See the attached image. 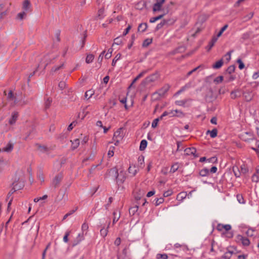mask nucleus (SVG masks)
Returning <instances> with one entry per match:
<instances>
[{
  "label": "nucleus",
  "instance_id": "c9c22d12",
  "mask_svg": "<svg viewBox=\"0 0 259 259\" xmlns=\"http://www.w3.org/2000/svg\"><path fill=\"white\" fill-rule=\"evenodd\" d=\"M94 94V91L92 90H90L85 92L84 97L85 98L89 99L92 97Z\"/></svg>",
  "mask_w": 259,
  "mask_h": 259
},
{
  "label": "nucleus",
  "instance_id": "5fc2aeb1",
  "mask_svg": "<svg viewBox=\"0 0 259 259\" xmlns=\"http://www.w3.org/2000/svg\"><path fill=\"white\" fill-rule=\"evenodd\" d=\"M202 65H199L198 67L194 68L191 71H189L187 73V76L191 75L193 72L196 71L199 68L201 67Z\"/></svg>",
  "mask_w": 259,
  "mask_h": 259
},
{
  "label": "nucleus",
  "instance_id": "69168bd1",
  "mask_svg": "<svg viewBox=\"0 0 259 259\" xmlns=\"http://www.w3.org/2000/svg\"><path fill=\"white\" fill-rule=\"evenodd\" d=\"M159 121V119H155L152 123V127L153 128H155L157 126L158 122Z\"/></svg>",
  "mask_w": 259,
  "mask_h": 259
},
{
  "label": "nucleus",
  "instance_id": "a878e982",
  "mask_svg": "<svg viewBox=\"0 0 259 259\" xmlns=\"http://www.w3.org/2000/svg\"><path fill=\"white\" fill-rule=\"evenodd\" d=\"M223 64V60L221 59L218 61H217L214 64L212 65V67L214 69H219L221 68Z\"/></svg>",
  "mask_w": 259,
  "mask_h": 259
},
{
  "label": "nucleus",
  "instance_id": "f3484780",
  "mask_svg": "<svg viewBox=\"0 0 259 259\" xmlns=\"http://www.w3.org/2000/svg\"><path fill=\"white\" fill-rule=\"evenodd\" d=\"M84 239L83 233L79 234L78 236L76 237V239L74 240V243L73 244V246H75L78 244L81 240Z\"/></svg>",
  "mask_w": 259,
  "mask_h": 259
},
{
  "label": "nucleus",
  "instance_id": "c756f323",
  "mask_svg": "<svg viewBox=\"0 0 259 259\" xmlns=\"http://www.w3.org/2000/svg\"><path fill=\"white\" fill-rule=\"evenodd\" d=\"M179 167V163L177 162L174 163L172 166H171L170 172L172 173H174L176 172Z\"/></svg>",
  "mask_w": 259,
  "mask_h": 259
},
{
  "label": "nucleus",
  "instance_id": "39448f33",
  "mask_svg": "<svg viewBox=\"0 0 259 259\" xmlns=\"http://www.w3.org/2000/svg\"><path fill=\"white\" fill-rule=\"evenodd\" d=\"M109 175L111 177L113 180H117V178H119V174L118 172V169L116 167H114L111 169H110L109 171Z\"/></svg>",
  "mask_w": 259,
  "mask_h": 259
},
{
  "label": "nucleus",
  "instance_id": "79ce46f5",
  "mask_svg": "<svg viewBox=\"0 0 259 259\" xmlns=\"http://www.w3.org/2000/svg\"><path fill=\"white\" fill-rule=\"evenodd\" d=\"M192 82L190 81L186 83L184 86L182 87V89L184 91H185L186 90L191 88L192 87Z\"/></svg>",
  "mask_w": 259,
  "mask_h": 259
},
{
  "label": "nucleus",
  "instance_id": "49530a36",
  "mask_svg": "<svg viewBox=\"0 0 259 259\" xmlns=\"http://www.w3.org/2000/svg\"><path fill=\"white\" fill-rule=\"evenodd\" d=\"M235 67L233 65H231V66H230L227 69V72L229 73V74H231L233 72H234L235 71Z\"/></svg>",
  "mask_w": 259,
  "mask_h": 259
},
{
  "label": "nucleus",
  "instance_id": "37998d69",
  "mask_svg": "<svg viewBox=\"0 0 259 259\" xmlns=\"http://www.w3.org/2000/svg\"><path fill=\"white\" fill-rule=\"evenodd\" d=\"M52 103V100L50 98H48L45 102V106L46 109H48L51 104Z\"/></svg>",
  "mask_w": 259,
  "mask_h": 259
},
{
  "label": "nucleus",
  "instance_id": "1a4fd4ad",
  "mask_svg": "<svg viewBox=\"0 0 259 259\" xmlns=\"http://www.w3.org/2000/svg\"><path fill=\"white\" fill-rule=\"evenodd\" d=\"M125 179V172L121 170L120 171V173L119 174V178H117L116 182L117 183H119L122 184L124 182Z\"/></svg>",
  "mask_w": 259,
  "mask_h": 259
},
{
  "label": "nucleus",
  "instance_id": "7c9ffc66",
  "mask_svg": "<svg viewBox=\"0 0 259 259\" xmlns=\"http://www.w3.org/2000/svg\"><path fill=\"white\" fill-rule=\"evenodd\" d=\"M113 224L115 223L116 222L118 221L120 218V213H117V211H115L113 212Z\"/></svg>",
  "mask_w": 259,
  "mask_h": 259
},
{
  "label": "nucleus",
  "instance_id": "338daca9",
  "mask_svg": "<svg viewBox=\"0 0 259 259\" xmlns=\"http://www.w3.org/2000/svg\"><path fill=\"white\" fill-rule=\"evenodd\" d=\"M186 193H180L177 196V199H179L180 198L181 199H183L185 198L186 197Z\"/></svg>",
  "mask_w": 259,
  "mask_h": 259
},
{
  "label": "nucleus",
  "instance_id": "cd10ccee",
  "mask_svg": "<svg viewBox=\"0 0 259 259\" xmlns=\"http://www.w3.org/2000/svg\"><path fill=\"white\" fill-rule=\"evenodd\" d=\"M147 145V142L146 140H143L141 141L140 146V150L141 151L144 150Z\"/></svg>",
  "mask_w": 259,
  "mask_h": 259
},
{
  "label": "nucleus",
  "instance_id": "a18cd8bd",
  "mask_svg": "<svg viewBox=\"0 0 259 259\" xmlns=\"http://www.w3.org/2000/svg\"><path fill=\"white\" fill-rule=\"evenodd\" d=\"M157 259H167L168 256L166 254H157L156 256Z\"/></svg>",
  "mask_w": 259,
  "mask_h": 259
},
{
  "label": "nucleus",
  "instance_id": "603ef678",
  "mask_svg": "<svg viewBox=\"0 0 259 259\" xmlns=\"http://www.w3.org/2000/svg\"><path fill=\"white\" fill-rule=\"evenodd\" d=\"M237 62L239 64V68L240 69H242L244 68V64L241 59H238Z\"/></svg>",
  "mask_w": 259,
  "mask_h": 259
},
{
  "label": "nucleus",
  "instance_id": "bf43d9fd",
  "mask_svg": "<svg viewBox=\"0 0 259 259\" xmlns=\"http://www.w3.org/2000/svg\"><path fill=\"white\" fill-rule=\"evenodd\" d=\"M240 168V171L241 174H245L248 171L247 169L245 167L244 165H241Z\"/></svg>",
  "mask_w": 259,
  "mask_h": 259
},
{
  "label": "nucleus",
  "instance_id": "e433bc0d",
  "mask_svg": "<svg viewBox=\"0 0 259 259\" xmlns=\"http://www.w3.org/2000/svg\"><path fill=\"white\" fill-rule=\"evenodd\" d=\"M120 57H121V54L118 53L117 54L115 57L114 58V59H113L112 60V65L113 66H114L116 63V62L120 59Z\"/></svg>",
  "mask_w": 259,
  "mask_h": 259
},
{
  "label": "nucleus",
  "instance_id": "f704fd0d",
  "mask_svg": "<svg viewBox=\"0 0 259 259\" xmlns=\"http://www.w3.org/2000/svg\"><path fill=\"white\" fill-rule=\"evenodd\" d=\"M233 254V252L228 251L225 253V254L222 256L224 259H230Z\"/></svg>",
  "mask_w": 259,
  "mask_h": 259
},
{
  "label": "nucleus",
  "instance_id": "4c0bfd02",
  "mask_svg": "<svg viewBox=\"0 0 259 259\" xmlns=\"http://www.w3.org/2000/svg\"><path fill=\"white\" fill-rule=\"evenodd\" d=\"M144 158L143 156H140L138 158V163L140 167L143 168L144 166Z\"/></svg>",
  "mask_w": 259,
  "mask_h": 259
},
{
  "label": "nucleus",
  "instance_id": "6e6d98bb",
  "mask_svg": "<svg viewBox=\"0 0 259 259\" xmlns=\"http://www.w3.org/2000/svg\"><path fill=\"white\" fill-rule=\"evenodd\" d=\"M112 52V49H110L108 50L107 53L105 54V57L106 59H109L111 57V54Z\"/></svg>",
  "mask_w": 259,
  "mask_h": 259
},
{
  "label": "nucleus",
  "instance_id": "72a5a7b5",
  "mask_svg": "<svg viewBox=\"0 0 259 259\" xmlns=\"http://www.w3.org/2000/svg\"><path fill=\"white\" fill-rule=\"evenodd\" d=\"M139 207L138 205H135L129 209V212L130 214L134 215L138 210Z\"/></svg>",
  "mask_w": 259,
  "mask_h": 259
},
{
  "label": "nucleus",
  "instance_id": "f257e3e1",
  "mask_svg": "<svg viewBox=\"0 0 259 259\" xmlns=\"http://www.w3.org/2000/svg\"><path fill=\"white\" fill-rule=\"evenodd\" d=\"M124 136L123 128L118 129L114 134L113 140L115 142L114 144L117 145L119 142L122 139Z\"/></svg>",
  "mask_w": 259,
  "mask_h": 259
},
{
  "label": "nucleus",
  "instance_id": "de8ad7c7",
  "mask_svg": "<svg viewBox=\"0 0 259 259\" xmlns=\"http://www.w3.org/2000/svg\"><path fill=\"white\" fill-rule=\"evenodd\" d=\"M155 205L156 206L161 204L164 201V199L162 197L159 198H156L155 199Z\"/></svg>",
  "mask_w": 259,
  "mask_h": 259
},
{
  "label": "nucleus",
  "instance_id": "680f3d73",
  "mask_svg": "<svg viewBox=\"0 0 259 259\" xmlns=\"http://www.w3.org/2000/svg\"><path fill=\"white\" fill-rule=\"evenodd\" d=\"M237 93H238V91H232L231 93V97L232 99H235L236 98H237V97L238 96V94H237Z\"/></svg>",
  "mask_w": 259,
  "mask_h": 259
},
{
  "label": "nucleus",
  "instance_id": "f8f14e48",
  "mask_svg": "<svg viewBox=\"0 0 259 259\" xmlns=\"http://www.w3.org/2000/svg\"><path fill=\"white\" fill-rule=\"evenodd\" d=\"M18 114L17 112H13L12 114L11 118L9 119V123L10 124H14L17 120Z\"/></svg>",
  "mask_w": 259,
  "mask_h": 259
},
{
  "label": "nucleus",
  "instance_id": "aec40b11",
  "mask_svg": "<svg viewBox=\"0 0 259 259\" xmlns=\"http://www.w3.org/2000/svg\"><path fill=\"white\" fill-rule=\"evenodd\" d=\"M30 3L28 0H25L23 4V9L25 11H28L30 8Z\"/></svg>",
  "mask_w": 259,
  "mask_h": 259
},
{
  "label": "nucleus",
  "instance_id": "774afa93",
  "mask_svg": "<svg viewBox=\"0 0 259 259\" xmlns=\"http://www.w3.org/2000/svg\"><path fill=\"white\" fill-rule=\"evenodd\" d=\"M259 77V70L256 72H254L252 75V78L253 79H256Z\"/></svg>",
  "mask_w": 259,
  "mask_h": 259
},
{
  "label": "nucleus",
  "instance_id": "09e8293b",
  "mask_svg": "<svg viewBox=\"0 0 259 259\" xmlns=\"http://www.w3.org/2000/svg\"><path fill=\"white\" fill-rule=\"evenodd\" d=\"M253 16V13H250L243 17L244 21H246L251 19Z\"/></svg>",
  "mask_w": 259,
  "mask_h": 259
},
{
  "label": "nucleus",
  "instance_id": "2f4dec72",
  "mask_svg": "<svg viewBox=\"0 0 259 259\" xmlns=\"http://www.w3.org/2000/svg\"><path fill=\"white\" fill-rule=\"evenodd\" d=\"M94 59V56L92 54H89L87 56L85 62L89 64L93 62Z\"/></svg>",
  "mask_w": 259,
  "mask_h": 259
},
{
  "label": "nucleus",
  "instance_id": "423d86ee",
  "mask_svg": "<svg viewBox=\"0 0 259 259\" xmlns=\"http://www.w3.org/2000/svg\"><path fill=\"white\" fill-rule=\"evenodd\" d=\"M62 179V176L61 175H57L55 176V177L53 179L52 185L55 188H56L59 185L60 182Z\"/></svg>",
  "mask_w": 259,
  "mask_h": 259
},
{
  "label": "nucleus",
  "instance_id": "052dcab7",
  "mask_svg": "<svg viewBox=\"0 0 259 259\" xmlns=\"http://www.w3.org/2000/svg\"><path fill=\"white\" fill-rule=\"evenodd\" d=\"M161 6H160L158 4H155L153 6V11H155V12L158 11L161 9Z\"/></svg>",
  "mask_w": 259,
  "mask_h": 259
},
{
  "label": "nucleus",
  "instance_id": "6e6552de",
  "mask_svg": "<svg viewBox=\"0 0 259 259\" xmlns=\"http://www.w3.org/2000/svg\"><path fill=\"white\" fill-rule=\"evenodd\" d=\"M13 144L11 141H10L8 143H7L5 147L3 148L2 150L0 149V151H2L6 152H10L13 150Z\"/></svg>",
  "mask_w": 259,
  "mask_h": 259
},
{
  "label": "nucleus",
  "instance_id": "7ed1b4c3",
  "mask_svg": "<svg viewBox=\"0 0 259 259\" xmlns=\"http://www.w3.org/2000/svg\"><path fill=\"white\" fill-rule=\"evenodd\" d=\"M159 77V74L157 72H155L149 76L147 77L145 80L144 81L146 83H151L152 82H154L156 80H157L158 78Z\"/></svg>",
  "mask_w": 259,
  "mask_h": 259
},
{
  "label": "nucleus",
  "instance_id": "9d476101",
  "mask_svg": "<svg viewBox=\"0 0 259 259\" xmlns=\"http://www.w3.org/2000/svg\"><path fill=\"white\" fill-rule=\"evenodd\" d=\"M7 96L8 100L12 101L14 105L17 103L16 97L14 95L12 91H9Z\"/></svg>",
  "mask_w": 259,
  "mask_h": 259
},
{
  "label": "nucleus",
  "instance_id": "8fccbe9b",
  "mask_svg": "<svg viewBox=\"0 0 259 259\" xmlns=\"http://www.w3.org/2000/svg\"><path fill=\"white\" fill-rule=\"evenodd\" d=\"M165 26L163 20L159 24H158L156 27L155 30L156 31L158 30L159 29H161L162 27Z\"/></svg>",
  "mask_w": 259,
  "mask_h": 259
},
{
  "label": "nucleus",
  "instance_id": "c85d7f7f",
  "mask_svg": "<svg viewBox=\"0 0 259 259\" xmlns=\"http://www.w3.org/2000/svg\"><path fill=\"white\" fill-rule=\"evenodd\" d=\"M233 171L236 177L238 178L240 176L241 172L238 167L233 166Z\"/></svg>",
  "mask_w": 259,
  "mask_h": 259
},
{
  "label": "nucleus",
  "instance_id": "58836bf2",
  "mask_svg": "<svg viewBox=\"0 0 259 259\" xmlns=\"http://www.w3.org/2000/svg\"><path fill=\"white\" fill-rule=\"evenodd\" d=\"M163 16H164V15H159V16L151 18L150 20V22L154 23V22H156V21L161 19L163 17Z\"/></svg>",
  "mask_w": 259,
  "mask_h": 259
},
{
  "label": "nucleus",
  "instance_id": "dca6fc26",
  "mask_svg": "<svg viewBox=\"0 0 259 259\" xmlns=\"http://www.w3.org/2000/svg\"><path fill=\"white\" fill-rule=\"evenodd\" d=\"M185 152L186 154L187 155H192L195 156V154L196 152V150L194 147L188 148L185 150Z\"/></svg>",
  "mask_w": 259,
  "mask_h": 259
},
{
  "label": "nucleus",
  "instance_id": "c03bdc74",
  "mask_svg": "<svg viewBox=\"0 0 259 259\" xmlns=\"http://www.w3.org/2000/svg\"><path fill=\"white\" fill-rule=\"evenodd\" d=\"M228 25H224L221 29L220 32L218 33L217 36L216 37H218V38L221 36L223 32L228 28Z\"/></svg>",
  "mask_w": 259,
  "mask_h": 259
},
{
  "label": "nucleus",
  "instance_id": "6ab92c4d",
  "mask_svg": "<svg viewBox=\"0 0 259 259\" xmlns=\"http://www.w3.org/2000/svg\"><path fill=\"white\" fill-rule=\"evenodd\" d=\"M35 146H36V148L37 149V150H38L41 152H43V153L46 152L48 150V148H47V147H46V146H44V145H40L39 144H36Z\"/></svg>",
  "mask_w": 259,
  "mask_h": 259
},
{
  "label": "nucleus",
  "instance_id": "13d9d810",
  "mask_svg": "<svg viewBox=\"0 0 259 259\" xmlns=\"http://www.w3.org/2000/svg\"><path fill=\"white\" fill-rule=\"evenodd\" d=\"M88 225L87 223H84L82 225V226H81V230H82V233H83V232L84 231H87V230L88 229Z\"/></svg>",
  "mask_w": 259,
  "mask_h": 259
},
{
  "label": "nucleus",
  "instance_id": "e2e57ef3",
  "mask_svg": "<svg viewBox=\"0 0 259 259\" xmlns=\"http://www.w3.org/2000/svg\"><path fill=\"white\" fill-rule=\"evenodd\" d=\"M66 87V82L65 81H60L59 83V87L61 89L63 90Z\"/></svg>",
  "mask_w": 259,
  "mask_h": 259
},
{
  "label": "nucleus",
  "instance_id": "f03ea898",
  "mask_svg": "<svg viewBox=\"0 0 259 259\" xmlns=\"http://www.w3.org/2000/svg\"><path fill=\"white\" fill-rule=\"evenodd\" d=\"M236 241L237 242L242 243L244 246H248L250 244L249 240L247 238L243 237L241 235H237L236 237Z\"/></svg>",
  "mask_w": 259,
  "mask_h": 259
},
{
  "label": "nucleus",
  "instance_id": "4be33fe9",
  "mask_svg": "<svg viewBox=\"0 0 259 259\" xmlns=\"http://www.w3.org/2000/svg\"><path fill=\"white\" fill-rule=\"evenodd\" d=\"M208 133L210 134L211 138H214L217 136L218 130L217 128H213L212 131L208 130L206 132V134Z\"/></svg>",
  "mask_w": 259,
  "mask_h": 259
},
{
  "label": "nucleus",
  "instance_id": "3c124183",
  "mask_svg": "<svg viewBox=\"0 0 259 259\" xmlns=\"http://www.w3.org/2000/svg\"><path fill=\"white\" fill-rule=\"evenodd\" d=\"M223 78L224 77L223 76H219L214 79V82L217 83H220L222 82V81L223 80Z\"/></svg>",
  "mask_w": 259,
  "mask_h": 259
},
{
  "label": "nucleus",
  "instance_id": "a19ab883",
  "mask_svg": "<svg viewBox=\"0 0 259 259\" xmlns=\"http://www.w3.org/2000/svg\"><path fill=\"white\" fill-rule=\"evenodd\" d=\"M128 172L131 174H133V175H135L136 174L137 172V169H136L135 166H134L133 167L132 166H130L128 168Z\"/></svg>",
  "mask_w": 259,
  "mask_h": 259
},
{
  "label": "nucleus",
  "instance_id": "2eb2a0df",
  "mask_svg": "<svg viewBox=\"0 0 259 259\" xmlns=\"http://www.w3.org/2000/svg\"><path fill=\"white\" fill-rule=\"evenodd\" d=\"M243 96L246 101H250L252 97L253 94L250 91H246L243 93Z\"/></svg>",
  "mask_w": 259,
  "mask_h": 259
},
{
  "label": "nucleus",
  "instance_id": "ddd939ff",
  "mask_svg": "<svg viewBox=\"0 0 259 259\" xmlns=\"http://www.w3.org/2000/svg\"><path fill=\"white\" fill-rule=\"evenodd\" d=\"M191 99H186L182 100H177L175 101V104L177 105L180 106H183L184 107L185 104L188 102L191 101Z\"/></svg>",
  "mask_w": 259,
  "mask_h": 259
},
{
  "label": "nucleus",
  "instance_id": "473e14b6",
  "mask_svg": "<svg viewBox=\"0 0 259 259\" xmlns=\"http://www.w3.org/2000/svg\"><path fill=\"white\" fill-rule=\"evenodd\" d=\"M152 42V38H147L143 42L142 46L143 47H147L150 45Z\"/></svg>",
  "mask_w": 259,
  "mask_h": 259
},
{
  "label": "nucleus",
  "instance_id": "0e129e2a",
  "mask_svg": "<svg viewBox=\"0 0 259 259\" xmlns=\"http://www.w3.org/2000/svg\"><path fill=\"white\" fill-rule=\"evenodd\" d=\"M252 181L254 182H258L259 181V178L256 174H254L252 177Z\"/></svg>",
  "mask_w": 259,
  "mask_h": 259
},
{
  "label": "nucleus",
  "instance_id": "b1692460",
  "mask_svg": "<svg viewBox=\"0 0 259 259\" xmlns=\"http://www.w3.org/2000/svg\"><path fill=\"white\" fill-rule=\"evenodd\" d=\"M71 142H72V148L73 149H76L80 143V141L78 139H75L73 141H71Z\"/></svg>",
  "mask_w": 259,
  "mask_h": 259
},
{
  "label": "nucleus",
  "instance_id": "864d4df0",
  "mask_svg": "<svg viewBox=\"0 0 259 259\" xmlns=\"http://www.w3.org/2000/svg\"><path fill=\"white\" fill-rule=\"evenodd\" d=\"M105 53V51H103L101 54L100 55H99V56L98 57V62L101 64L102 61V60H103V56H104V55Z\"/></svg>",
  "mask_w": 259,
  "mask_h": 259
},
{
  "label": "nucleus",
  "instance_id": "393cba45",
  "mask_svg": "<svg viewBox=\"0 0 259 259\" xmlns=\"http://www.w3.org/2000/svg\"><path fill=\"white\" fill-rule=\"evenodd\" d=\"M110 224V222H109L108 224L107 228L106 229L102 228L100 230V234H101V236H103V237H106L107 236V233H108V228L109 227Z\"/></svg>",
  "mask_w": 259,
  "mask_h": 259
},
{
  "label": "nucleus",
  "instance_id": "ea45409f",
  "mask_svg": "<svg viewBox=\"0 0 259 259\" xmlns=\"http://www.w3.org/2000/svg\"><path fill=\"white\" fill-rule=\"evenodd\" d=\"M237 199L239 203L241 204H244L245 201L244 199L241 194L237 195Z\"/></svg>",
  "mask_w": 259,
  "mask_h": 259
},
{
  "label": "nucleus",
  "instance_id": "412c9836",
  "mask_svg": "<svg viewBox=\"0 0 259 259\" xmlns=\"http://www.w3.org/2000/svg\"><path fill=\"white\" fill-rule=\"evenodd\" d=\"M147 28V24L146 23H142L139 24L138 30V31L143 32H144Z\"/></svg>",
  "mask_w": 259,
  "mask_h": 259
},
{
  "label": "nucleus",
  "instance_id": "4d7b16f0",
  "mask_svg": "<svg viewBox=\"0 0 259 259\" xmlns=\"http://www.w3.org/2000/svg\"><path fill=\"white\" fill-rule=\"evenodd\" d=\"M208 93L210 94V96L209 97L208 96V95H206V99L207 100H208L209 101H211L212 100H213L214 99V98L212 97V90L210 89L209 90Z\"/></svg>",
  "mask_w": 259,
  "mask_h": 259
},
{
  "label": "nucleus",
  "instance_id": "9b49d317",
  "mask_svg": "<svg viewBox=\"0 0 259 259\" xmlns=\"http://www.w3.org/2000/svg\"><path fill=\"white\" fill-rule=\"evenodd\" d=\"M163 21L165 26L168 27L169 26L173 25L175 23L176 20L174 18H169L163 19Z\"/></svg>",
  "mask_w": 259,
  "mask_h": 259
},
{
  "label": "nucleus",
  "instance_id": "5701e85b",
  "mask_svg": "<svg viewBox=\"0 0 259 259\" xmlns=\"http://www.w3.org/2000/svg\"><path fill=\"white\" fill-rule=\"evenodd\" d=\"M147 71H143L142 72H141L132 81L131 84L129 87V88H131L133 84L135 83L137 80H138L140 78L142 77L145 73H147Z\"/></svg>",
  "mask_w": 259,
  "mask_h": 259
},
{
  "label": "nucleus",
  "instance_id": "a211bd4d",
  "mask_svg": "<svg viewBox=\"0 0 259 259\" xmlns=\"http://www.w3.org/2000/svg\"><path fill=\"white\" fill-rule=\"evenodd\" d=\"M218 40V37L213 36L211 41L209 42L208 45L207 47V49L208 51H209L212 47L214 46V44L216 42V41Z\"/></svg>",
  "mask_w": 259,
  "mask_h": 259
},
{
  "label": "nucleus",
  "instance_id": "0eeeda50",
  "mask_svg": "<svg viewBox=\"0 0 259 259\" xmlns=\"http://www.w3.org/2000/svg\"><path fill=\"white\" fill-rule=\"evenodd\" d=\"M13 188L15 191L22 189L24 186L23 181L15 182L12 184Z\"/></svg>",
  "mask_w": 259,
  "mask_h": 259
},
{
  "label": "nucleus",
  "instance_id": "20e7f679",
  "mask_svg": "<svg viewBox=\"0 0 259 259\" xmlns=\"http://www.w3.org/2000/svg\"><path fill=\"white\" fill-rule=\"evenodd\" d=\"M170 117H183L185 116V114L180 110H174L169 111Z\"/></svg>",
  "mask_w": 259,
  "mask_h": 259
},
{
  "label": "nucleus",
  "instance_id": "4468645a",
  "mask_svg": "<svg viewBox=\"0 0 259 259\" xmlns=\"http://www.w3.org/2000/svg\"><path fill=\"white\" fill-rule=\"evenodd\" d=\"M169 87L168 85H166L160 89L157 92L158 95L160 96H163L169 90Z\"/></svg>",
  "mask_w": 259,
  "mask_h": 259
},
{
  "label": "nucleus",
  "instance_id": "bb28decb",
  "mask_svg": "<svg viewBox=\"0 0 259 259\" xmlns=\"http://www.w3.org/2000/svg\"><path fill=\"white\" fill-rule=\"evenodd\" d=\"M209 172V170L207 168H205L201 169L199 171V175H200V176H201L202 177H206L208 175Z\"/></svg>",
  "mask_w": 259,
  "mask_h": 259
}]
</instances>
